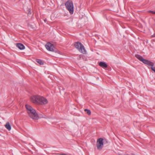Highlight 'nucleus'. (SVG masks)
I'll return each mask as SVG.
<instances>
[{"label": "nucleus", "mask_w": 155, "mask_h": 155, "mask_svg": "<svg viewBox=\"0 0 155 155\" xmlns=\"http://www.w3.org/2000/svg\"><path fill=\"white\" fill-rule=\"evenodd\" d=\"M103 139L100 138L98 139L97 141L96 145L97 149L99 150H101L104 146Z\"/></svg>", "instance_id": "39448f33"}, {"label": "nucleus", "mask_w": 155, "mask_h": 155, "mask_svg": "<svg viewBox=\"0 0 155 155\" xmlns=\"http://www.w3.org/2000/svg\"><path fill=\"white\" fill-rule=\"evenodd\" d=\"M25 107L30 117L33 119L38 120V114L36 113V110L29 105H26Z\"/></svg>", "instance_id": "f257e3e1"}, {"label": "nucleus", "mask_w": 155, "mask_h": 155, "mask_svg": "<svg viewBox=\"0 0 155 155\" xmlns=\"http://www.w3.org/2000/svg\"><path fill=\"white\" fill-rule=\"evenodd\" d=\"M84 111L85 112H87V113L88 115H90L91 114V111L90 110L87 109H85Z\"/></svg>", "instance_id": "4468645a"}, {"label": "nucleus", "mask_w": 155, "mask_h": 155, "mask_svg": "<svg viewBox=\"0 0 155 155\" xmlns=\"http://www.w3.org/2000/svg\"><path fill=\"white\" fill-rule=\"evenodd\" d=\"M34 62H36L38 63H39V59H34V60L33 61Z\"/></svg>", "instance_id": "2eb2a0df"}, {"label": "nucleus", "mask_w": 155, "mask_h": 155, "mask_svg": "<svg viewBox=\"0 0 155 155\" xmlns=\"http://www.w3.org/2000/svg\"><path fill=\"white\" fill-rule=\"evenodd\" d=\"M99 65L101 67H104V68H106L107 67V64L105 62H101L99 63Z\"/></svg>", "instance_id": "ddd939ff"}, {"label": "nucleus", "mask_w": 155, "mask_h": 155, "mask_svg": "<svg viewBox=\"0 0 155 155\" xmlns=\"http://www.w3.org/2000/svg\"><path fill=\"white\" fill-rule=\"evenodd\" d=\"M44 64V63L41 60H39V64L42 65Z\"/></svg>", "instance_id": "dca6fc26"}, {"label": "nucleus", "mask_w": 155, "mask_h": 155, "mask_svg": "<svg viewBox=\"0 0 155 155\" xmlns=\"http://www.w3.org/2000/svg\"><path fill=\"white\" fill-rule=\"evenodd\" d=\"M152 37H155V33L153 34V35L152 36Z\"/></svg>", "instance_id": "aec40b11"}, {"label": "nucleus", "mask_w": 155, "mask_h": 155, "mask_svg": "<svg viewBox=\"0 0 155 155\" xmlns=\"http://www.w3.org/2000/svg\"><path fill=\"white\" fill-rule=\"evenodd\" d=\"M151 70L155 72V68H151Z\"/></svg>", "instance_id": "6ab92c4d"}, {"label": "nucleus", "mask_w": 155, "mask_h": 155, "mask_svg": "<svg viewBox=\"0 0 155 155\" xmlns=\"http://www.w3.org/2000/svg\"><path fill=\"white\" fill-rule=\"evenodd\" d=\"M16 46L20 50H23L25 48L24 46L21 43H18L16 44Z\"/></svg>", "instance_id": "9d476101"}, {"label": "nucleus", "mask_w": 155, "mask_h": 155, "mask_svg": "<svg viewBox=\"0 0 155 155\" xmlns=\"http://www.w3.org/2000/svg\"><path fill=\"white\" fill-rule=\"evenodd\" d=\"M135 56L140 61L142 62L144 64L148 65L150 68H153V67H154V68L155 67V65L153 62L143 58L140 55L136 54Z\"/></svg>", "instance_id": "f03ea898"}, {"label": "nucleus", "mask_w": 155, "mask_h": 155, "mask_svg": "<svg viewBox=\"0 0 155 155\" xmlns=\"http://www.w3.org/2000/svg\"><path fill=\"white\" fill-rule=\"evenodd\" d=\"M83 45L80 42H77L74 44V45L75 48L79 50L80 48L81 47V45Z\"/></svg>", "instance_id": "6e6552de"}, {"label": "nucleus", "mask_w": 155, "mask_h": 155, "mask_svg": "<svg viewBox=\"0 0 155 155\" xmlns=\"http://www.w3.org/2000/svg\"><path fill=\"white\" fill-rule=\"evenodd\" d=\"M149 12H151L153 14H155V11H149Z\"/></svg>", "instance_id": "f3484780"}, {"label": "nucleus", "mask_w": 155, "mask_h": 155, "mask_svg": "<svg viewBox=\"0 0 155 155\" xmlns=\"http://www.w3.org/2000/svg\"><path fill=\"white\" fill-rule=\"evenodd\" d=\"M45 47L49 51L59 53L58 51H56L53 45L50 43H48L45 45Z\"/></svg>", "instance_id": "20e7f679"}, {"label": "nucleus", "mask_w": 155, "mask_h": 155, "mask_svg": "<svg viewBox=\"0 0 155 155\" xmlns=\"http://www.w3.org/2000/svg\"><path fill=\"white\" fill-rule=\"evenodd\" d=\"M48 103V100L46 98L39 96V104H45Z\"/></svg>", "instance_id": "423d86ee"}, {"label": "nucleus", "mask_w": 155, "mask_h": 155, "mask_svg": "<svg viewBox=\"0 0 155 155\" xmlns=\"http://www.w3.org/2000/svg\"><path fill=\"white\" fill-rule=\"evenodd\" d=\"M81 46V45L80 46ZM78 50L80 52L83 54H86L87 53V51L83 45H81V47Z\"/></svg>", "instance_id": "1a4fd4ad"}, {"label": "nucleus", "mask_w": 155, "mask_h": 155, "mask_svg": "<svg viewBox=\"0 0 155 155\" xmlns=\"http://www.w3.org/2000/svg\"><path fill=\"white\" fill-rule=\"evenodd\" d=\"M25 11L28 13V16H30L31 15V8H27L26 9Z\"/></svg>", "instance_id": "f8f14e48"}, {"label": "nucleus", "mask_w": 155, "mask_h": 155, "mask_svg": "<svg viewBox=\"0 0 155 155\" xmlns=\"http://www.w3.org/2000/svg\"><path fill=\"white\" fill-rule=\"evenodd\" d=\"M39 118H43L44 117H43V116L42 115H39Z\"/></svg>", "instance_id": "a211bd4d"}, {"label": "nucleus", "mask_w": 155, "mask_h": 155, "mask_svg": "<svg viewBox=\"0 0 155 155\" xmlns=\"http://www.w3.org/2000/svg\"><path fill=\"white\" fill-rule=\"evenodd\" d=\"M65 5L69 12L71 14H73L74 12V5L72 1L71 0L68 1L66 2Z\"/></svg>", "instance_id": "7ed1b4c3"}, {"label": "nucleus", "mask_w": 155, "mask_h": 155, "mask_svg": "<svg viewBox=\"0 0 155 155\" xmlns=\"http://www.w3.org/2000/svg\"><path fill=\"white\" fill-rule=\"evenodd\" d=\"M5 127L9 131L11 129V127L9 122H7L5 125Z\"/></svg>", "instance_id": "9b49d317"}, {"label": "nucleus", "mask_w": 155, "mask_h": 155, "mask_svg": "<svg viewBox=\"0 0 155 155\" xmlns=\"http://www.w3.org/2000/svg\"><path fill=\"white\" fill-rule=\"evenodd\" d=\"M38 96H33L31 97V101L34 104H38Z\"/></svg>", "instance_id": "0eeeda50"}, {"label": "nucleus", "mask_w": 155, "mask_h": 155, "mask_svg": "<svg viewBox=\"0 0 155 155\" xmlns=\"http://www.w3.org/2000/svg\"><path fill=\"white\" fill-rule=\"evenodd\" d=\"M44 21H45V22L46 20H45H45H44Z\"/></svg>", "instance_id": "412c9836"}]
</instances>
